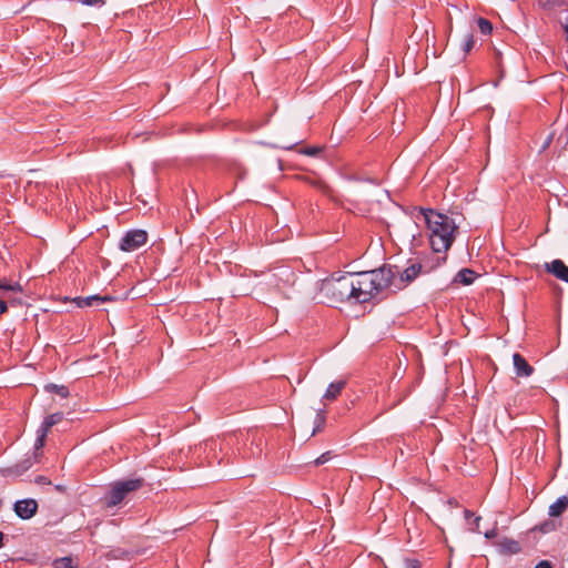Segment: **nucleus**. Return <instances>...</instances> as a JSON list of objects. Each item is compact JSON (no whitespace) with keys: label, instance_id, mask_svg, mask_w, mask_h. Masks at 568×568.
<instances>
[{"label":"nucleus","instance_id":"nucleus-2","mask_svg":"<svg viewBox=\"0 0 568 568\" xmlns=\"http://www.w3.org/2000/svg\"><path fill=\"white\" fill-rule=\"evenodd\" d=\"M392 272L388 266L368 272L353 274L354 284V303H365L369 301L374 294L390 288L389 278Z\"/></svg>","mask_w":568,"mask_h":568},{"label":"nucleus","instance_id":"nucleus-8","mask_svg":"<svg viewBox=\"0 0 568 568\" xmlns=\"http://www.w3.org/2000/svg\"><path fill=\"white\" fill-rule=\"evenodd\" d=\"M546 270L557 278L568 283V266H566L561 260H554L550 263H546Z\"/></svg>","mask_w":568,"mask_h":568},{"label":"nucleus","instance_id":"nucleus-17","mask_svg":"<svg viewBox=\"0 0 568 568\" xmlns=\"http://www.w3.org/2000/svg\"><path fill=\"white\" fill-rule=\"evenodd\" d=\"M0 291H2V296L3 297H8L9 296V293L13 292H22V287L20 284L16 283V284H3V283H0Z\"/></svg>","mask_w":568,"mask_h":568},{"label":"nucleus","instance_id":"nucleus-11","mask_svg":"<svg viewBox=\"0 0 568 568\" xmlns=\"http://www.w3.org/2000/svg\"><path fill=\"white\" fill-rule=\"evenodd\" d=\"M346 382L341 379L334 383H331L324 393L322 400L323 402H332L334 400L344 389Z\"/></svg>","mask_w":568,"mask_h":568},{"label":"nucleus","instance_id":"nucleus-13","mask_svg":"<svg viewBox=\"0 0 568 568\" xmlns=\"http://www.w3.org/2000/svg\"><path fill=\"white\" fill-rule=\"evenodd\" d=\"M113 297L110 295L100 296V295H91L87 297H77L74 301L79 307H88L92 306L94 303L112 301Z\"/></svg>","mask_w":568,"mask_h":568},{"label":"nucleus","instance_id":"nucleus-37","mask_svg":"<svg viewBox=\"0 0 568 568\" xmlns=\"http://www.w3.org/2000/svg\"><path fill=\"white\" fill-rule=\"evenodd\" d=\"M473 514L469 510H465V517L468 519Z\"/></svg>","mask_w":568,"mask_h":568},{"label":"nucleus","instance_id":"nucleus-9","mask_svg":"<svg viewBox=\"0 0 568 568\" xmlns=\"http://www.w3.org/2000/svg\"><path fill=\"white\" fill-rule=\"evenodd\" d=\"M514 367L517 376L528 377L532 374L534 368L528 362L518 353L513 355Z\"/></svg>","mask_w":568,"mask_h":568},{"label":"nucleus","instance_id":"nucleus-32","mask_svg":"<svg viewBox=\"0 0 568 568\" xmlns=\"http://www.w3.org/2000/svg\"><path fill=\"white\" fill-rule=\"evenodd\" d=\"M405 568H419V565L416 560H407Z\"/></svg>","mask_w":568,"mask_h":568},{"label":"nucleus","instance_id":"nucleus-31","mask_svg":"<svg viewBox=\"0 0 568 568\" xmlns=\"http://www.w3.org/2000/svg\"><path fill=\"white\" fill-rule=\"evenodd\" d=\"M561 26L566 32V39L568 41V16L564 18V20L561 21Z\"/></svg>","mask_w":568,"mask_h":568},{"label":"nucleus","instance_id":"nucleus-30","mask_svg":"<svg viewBox=\"0 0 568 568\" xmlns=\"http://www.w3.org/2000/svg\"><path fill=\"white\" fill-rule=\"evenodd\" d=\"M8 311V304L3 298H0V315Z\"/></svg>","mask_w":568,"mask_h":568},{"label":"nucleus","instance_id":"nucleus-6","mask_svg":"<svg viewBox=\"0 0 568 568\" xmlns=\"http://www.w3.org/2000/svg\"><path fill=\"white\" fill-rule=\"evenodd\" d=\"M148 234L143 230H132L125 233L120 241V250L123 252H132L146 243Z\"/></svg>","mask_w":568,"mask_h":568},{"label":"nucleus","instance_id":"nucleus-35","mask_svg":"<svg viewBox=\"0 0 568 568\" xmlns=\"http://www.w3.org/2000/svg\"><path fill=\"white\" fill-rule=\"evenodd\" d=\"M297 143H298V141H295L294 143H291L288 145H283V148L291 149V148H293L294 144H297Z\"/></svg>","mask_w":568,"mask_h":568},{"label":"nucleus","instance_id":"nucleus-7","mask_svg":"<svg viewBox=\"0 0 568 568\" xmlns=\"http://www.w3.org/2000/svg\"><path fill=\"white\" fill-rule=\"evenodd\" d=\"M38 509V503L34 499H22L14 504V513L21 519H30Z\"/></svg>","mask_w":568,"mask_h":568},{"label":"nucleus","instance_id":"nucleus-16","mask_svg":"<svg viewBox=\"0 0 568 568\" xmlns=\"http://www.w3.org/2000/svg\"><path fill=\"white\" fill-rule=\"evenodd\" d=\"M49 430H50V427L47 426V424L43 422L41 424L40 428L38 429V437L34 443L36 452H39L44 446L45 437H47Z\"/></svg>","mask_w":568,"mask_h":568},{"label":"nucleus","instance_id":"nucleus-23","mask_svg":"<svg viewBox=\"0 0 568 568\" xmlns=\"http://www.w3.org/2000/svg\"><path fill=\"white\" fill-rule=\"evenodd\" d=\"M474 44H475V40H474L473 34H467L466 39H465V43H464V51L466 53L469 52L474 48Z\"/></svg>","mask_w":568,"mask_h":568},{"label":"nucleus","instance_id":"nucleus-3","mask_svg":"<svg viewBox=\"0 0 568 568\" xmlns=\"http://www.w3.org/2000/svg\"><path fill=\"white\" fill-rule=\"evenodd\" d=\"M320 294L327 303L345 301L354 303L353 274L348 273L339 277H331L322 281Z\"/></svg>","mask_w":568,"mask_h":568},{"label":"nucleus","instance_id":"nucleus-28","mask_svg":"<svg viewBox=\"0 0 568 568\" xmlns=\"http://www.w3.org/2000/svg\"><path fill=\"white\" fill-rule=\"evenodd\" d=\"M496 536H497V529H496V528H493V529L487 530V531L485 532V538H487V539H493V538H495Z\"/></svg>","mask_w":568,"mask_h":568},{"label":"nucleus","instance_id":"nucleus-38","mask_svg":"<svg viewBox=\"0 0 568 568\" xmlns=\"http://www.w3.org/2000/svg\"><path fill=\"white\" fill-rule=\"evenodd\" d=\"M414 226H415V224H414L413 222H409V223H408V229H412V227H414Z\"/></svg>","mask_w":568,"mask_h":568},{"label":"nucleus","instance_id":"nucleus-33","mask_svg":"<svg viewBox=\"0 0 568 568\" xmlns=\"http://www.w3.org/2000/svg\"><path fill=\"white\" fill-rule=\"evenodd\" d=\"M481 520V517H476L474 520L475 527L473 528L474 531L479 532V521Z\"/></svg>","mask_w":568,"mask_h":568},{"label":"nucleus","instance_id":"nucleus-24","mask_svg":"<svg viewBox=\"0 0 568 568\" xmlns=\"http://www.w3.org/2000/svg\"><path fill=\"white\" fill-rule=\"evenodd\" d=\"M316 426L313 428L311 436H314L323 426L324 424V416L321 414H317L316 416Z\"/></svg>","mask_w":568,"mask_h":568},{"label":"nucleus","instance_id":"nucleus-5","mask_svg":"<svg viewBox=\"0 0 568 568\" xmlns=\"http://www.w3.org/2000/svg\"><path fill=\"white\" fill-rule=\"evenodd\" d=\"M143 483V478H132L113 483L109 491L106 506L114 507L119 505L128 494L140 489Z\"/></svg>","mask_w":568,"mask_h":568},{"label":"nucleus","instance_id":"nucleus-21","mask_svg":"<svg viewBox=\"0 0 568 568\" xmlns=\"http://www.w3.org/2000/svg\"><path fill=\"white\" fill-rule=\"evenodd\" d=\"M63 418L62 413H54L49 415L43 422L49 426L50 428L54 426L55 424L60 423Z\"/></svg>","mask_w":568,"mask_h":568},{"label":"nucleus","instance_id":"nucleus-10","mask_svg":"<svg viewBox=\"0 0 568 568\" xmlns=\"http://www.w3.org/2000/svg\"><path fill=\"white\" fill-rule=\"evenodd\" d=\"M37 459L38 452L34 450L32 456L26 457L23 460L9 468V473L19 476L28 470L33 465V463L37 462Z\"/></svg>","mask_w":568,"mask_h":568},{"label":"nucleus","instance_id":"nucleus-18","mask_svg":"<svg viewBox=\"0 0 568 568\" xmlns=\"http://www.w3.org/2000/svg\"><path fill=\"white\" fill-rule=\"evenodd\" d=\"M557 527H558V524L555 520H546L542 524H540L539 526H537L535 529L539 530L542 534H547V532L556 530Z\"/></svg>","mask_w":568,"mask_h":568},{"label":"nucleus","instance_id":"nucleus-22","mask_svg":"<svg viewBox=\"0 0 568 568\" xmlns=\"http://www.w3.org/2000/svg\"><path fill=\"white\" fill-rule=\"evenodd\" d=\"M477 23H478V27H479V30L481 31V33L489 34L491 32L493 26L487 19L479 18L477 20Z\"/></svg>","mask_w":568,"mask_h":568},{"label":"nucleus","instance_id":"nucleus-12","mask_svg":"<svg viewBox=\"0 0 568 568\" xmlns=\"http://www.w3.org/2000/svg\"><path fill=\"white\" fill-rule=\"evenodd\" d=\"M499 552L503 555H516L520 551V545L517 540L505 538L498 542Z\"/></svg>","mask_w":568,"mask_h":568},{"label":"nucleus","instance_id":"nucleus-20","mask_svg":"<svg viewBox=\"0 0 568 568\" xmlns=\"http://www.w3.org/2000/svg\"><path fill=\"white\" fill-rule=\"evenodd\" d=\"M45 388H47V390L57 393L61 397H67L69 395L68 388L63 385L50 384V385L45 386Z\"/></svg>","mask_w":568,"mask_h":568},{"label":"nucleus","instance_id":"nucleus-36","mask_svg":"<svg viewBox=\"0 0 568 568\" xmlns=\"http://www.w3.org/2000/svg\"><path fill=\"white\" fill-rule=\"evenodd\" d=\"M3 538H4V535L2 531H0V548L2 547V541H3Z\"/></svg>","mask_w":568,"mask_h":568},{"label":"nucleus","instance_id":"nucleus-14","mask_svg":"<svg viewBox=\"0 0 568 568\" xmlns=\"http://www.w3.org/2000/svg\"><path fill=\"white\" fill-rule=\"evenodd\" d=\"M567 506H568V498L566 496H562L549 506L548 514L550 517H558L564 513V510L567 508Z\"/></svg>","mask_w":568,"mask_h":568},{"label":"nucleus","instance_id":"nucleus-4","mask_svg":"<svg viewBox=\"0 0 568 568\" xmlns=\"http://www.w3.org/2000/svg\"><path fill=\"white\" fill-rule=\"evenodd\" d=\"M385 266H388V268L392 272V277L389 278V286L390 290H393L394 292L402 290L407 284L413 282L422 272V265L419 263H412L405 270H402L397 265L386 264Z\"/></svg>","mask_w":568,"mask_h":568},{"label":"nucleus","instance_id":"nucleus-26","mask_svg":"<svg viewBox=\"0 0 568 568\" xmlns=\"http://www.w3.org/2000/svg\"><path fill=\"white\" fill-rule=\"evenodd\" d=\"M22 9H23V8L14 9V10H1V11H0V17L9 18L10 16L18 13V12H19V11H21Z\"/></svg>","mask_w":568,"mask_h":568},{"label":"nucleus","instance_id":"nucleus-29","mask_svg":"<svg viewBox=\"0 0 568 568\" xmlns=\"http://www.w3.org/2000/svg\"><path fill=\"white\" fill-rule=\"evenodd\" d=\"M535 568H552L551 564L547 560H541L538 562Z\"/></svg>","mask_w":568,"mask_h":568},{"label":"nucleus","instance_id":"nucleus-19","mask_svg":"<svg viewBox=\"0 0 568 568\" xmlns=\"http://www.w3.org/2000/svg\"><path fill=\"white\" fill-rule=\"evenodd\" d=\"M54 568H75L71 557H63L53 561Z\"/></svg>","mask_w":568,"mask_h":568},{"label":"nucleus","instance_id":"nucleus-1","mask_svg":"<svg viewBox=\"0 0 568 568\" xmlns=\"http://www.w3.org/2000/svg\"><path fill=\"white\" fill-rule=\"evenodd\" d=\"M420 213L424 215L429 231L432 248L437 253L448 251L464 216L458 212L443 214L430 209H420Z\"/></svg>","mask_w":568,"mask_h":568},{"label":"nucleus","instance_id":"nucleus-34","mask_svg":"<svg viewBox=\"0 0 568 568\" xmlns=\"http://www.w3.org/2000/svg\"><path fill=\"white\" fill-rule=\"evenodd\" d=\"M36 481L39 484H50V481L43 476L37 477Z\"/></svg>","mask_w":568,"mask_h":568},{"label":"nucleus","instance_id":"nucleus-25","mask_svg":"<svg viewBox=\"0 0 568 568\" xmlns=\"http://www.w3.org/2000/svg\"><path fill=\"white\" fill-rule=\"evenodd\" d=\"M320 152H321V148H318V146L306 148L303 151L304 154L310 155V156L317 155Z\"/></svg>","mask_w":568,"mask_h":568},{"label":"nucleus","instance_id":"nucleus-15","mask_svg":"<svg viewBox=\"0 0 568 568\" xmlns=\"http://www.w3.org/2000/svg\"><path fill=\"white\" fill-rule=\"evenodd\" d=\"M475 272L469 268H463L460 270L456 276L455 282L462 283L464 285H470L475 280Z\"/></svg>","mask_w":568,"mask_h":568},{"label":"nucleus","instance_id":"nucleus-27","mask_svg":"<svg viewBox=\"0 0 568 568\" xmlns=\"http://www.w3.org/2000/svg\"><path fill=\"white\" fill-rule=\"evenodd\" d=\"M329 459V453H324L322 454L316 460H315V464L316 465H322V464H325L327 460Z\"/></svg>","mask_w":568,"mask_h":568}]
</instances>
